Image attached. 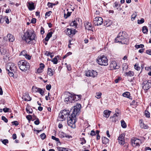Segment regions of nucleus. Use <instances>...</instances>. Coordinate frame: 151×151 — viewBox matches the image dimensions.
I'll use <instances>...</instances> for the list:
<instances>
[{
	"instance_id": "412c9836",
	"label": "nucleus",
	"mask_w": 151,
	"mask_h": 151,
	"mask_svg": "<svg viewBox=\"0 0 151 151\" xmlns=\"http://www.w3.org/2000/svg\"><path fill=\"white\" fill-rule=\"evenodd\" d=\"M47 74L50 76H52L55 73L54 70H52L51 68H48L47 69Z\"/></svg>"
},
{
	"instance_id": "a18cd8bd",
	"label": "nucleus",
	"mask_w": 151,
	"mask_h": 151,
	"mask_svg": "<svg viewBox=\"0 0 151 151\" xmlns=\"http://www.w3.org/2000/svg\"><path fill=\"white\" fill-rule=\"evenodd\" d=\"M9 72L8 73L9 74V75L10 77H13L14 76V74L13 73L14 72H13L12 71H11L10 70H9V71H8Z\"/></svg>"
},
{
	"instance_id": "c03bdc74",
	"label": "nucleus",
	"mask_w": 151,
	"mask_h": 151,
	"mask_svg": "<svg viewBox=\"0 0 151 151\" xmlns=\"http://www.w3.org/2000/svg\"><path fill=\"white\" fill-rule=\"evenodd\" d=\"M145 114L147 117L149 118L150 117V113L148 111H145Z\"/></svg>"
},
{
	"instance_id": "f8f14e48",
	"label": "nucleus",
	"mask_w": 151,
	"mask_h": 151,
	"mask_svg": "<svg viewBox=\"0 0 151 151\" xmlns=\"http://www.w3.org/2000/svg\"><path fill=\"white\" fill-rule=\"evenodd\" d=\"M125 133H123L120 134L118 138V141L121 145H123L125 143L124 137Z\"/></svg>"
},
{
	"instance_id": "37998d69",
	"label": "nucleus",
	"mask_w": 151,
	"mask_h": 151,
	"mask_svg": "<svg viewBox=\"0 0 151 151\" xmlns=\"http://www.w3.org/2000/svg\"><path fill=\"white\" fill-rule=\"evenodd\" d=\"M144 47V45L143 44H140L139 45H136L135 46V47L137 48H143Z\"/></svg>"
},
{
	"instance_id": "09e8293b",
	"label": "nucleus",
	"mask_w": 151,
	"mask_h": 151,
	"mask_svg": "<svg viewBox=\"0 0 151 151\" xmlns=\"http://www.w3.org/2000/svg\"><path fill=\"white\" fill-rule=\"evenodd\" d=\"M40 137L42 139H44L46 137V135L44 133H43L40 135Z\"/></svg>"
},
{
	"instance_id": "ddd939ff",
	"label": "nucleus",
	"mask_w": 151,
	"mask_h": 151,
	"mask_svg": "<svg viewBox=\"0 0 151 151\" xmlns=\"http://www.w3.org/2000/svg\"><path fill=\"white\" fill-rule=\"evenodd\" d=\"M103 22L102 18L100 17H96L93 21L95 25L97 26L101 25Z\"/></svg>"
},
{
	"instance_id": "b1692460",
	"label": "nucleus",
	"mask_w": 151,
	"mask_h": 151,
	"mask_svg": "<svg viewBox=\"0 0 151 151\" xmlns=\"http://www.w3.org/2000/svg\"><path fill=\"white\" fill-rule=\"evenodd\" d=\"M134 75L133 72L130 71L128 72H126L124 73V76L127 77H132Z\"/></svg>"
},
{
	"instance_id": "bb28decb",
	"label": "nucleus",
	"mask_w": 151,
	"mask_h": 151,
	"mask_svg": "<svg viewBox=\"0 0 151 151\" xmlns=\"http://www.w3.org/2000/svg\"><path fill=\"white\" fill-rule=\"evenodd\" d=\"M102 142L103 144H106L109 142V139L105 137H102Z\"/></svg>"
},
{
	"instance_id": "e433bc0d",
	"label": "nucleus",
	"mask_w": 151,
	"mask_h": 151,
	"mask_svg": "<svg viewBox=\"0 0 151 151\" xmlns=\"http://www.w3.org/2000/svg\"><path fill=\"white\" fill-rule=\"evenodd\" d=\"M57 149L59 151H67V150H66V148H65L58 147Z\"/></svg>"
},
{
	"instance_id": "5701e85b",
	"label": "nucleus",
	"mask_w": 151,
	"mask_h": 151,
	"mask_svg": "<svg viewBox=\"0 0 151 151\" xmlns=\"http://www.w3.org/2000/svg\"><path fill=\"white\" fill-rule=\"evenodd\" d=\"M7 37L8 38V40L10 42H13L14 40V37L10 34H8L7 35Z\"/></svg>"
},
{
	"instance_id": "58836bf2",
	"label": "nucleus",
	"mask_w": 151,
	"mask_h": 151,
	"mask_svg": "<svg viewBox=\"0 0 151 151\" xmlns=\"http://www.w3.org/2000/svg\"><path fill=\"white\" fill-rule=\"evenodd\" d=\"M144 19L142 18L140 20H137V23L138 24H140L143 23L144 22Z\"/></svg>"
},
{
	"instance_id": "5fc2aeb1",
	"label": "nucleus",
	"mask_w": 151,
	"mask_h": 151,
	"mask_svg": "<svg viewBox=\"0 0 151 151\" xmlns=\"http://www.w3.org/2000/svg\"><path fill=\"white\" fill-rule=\"evenodd\" d=\"M146 53L149 55H151V49H149L146 50Z\"/></svg>"
},
{
	"instance_id": "473e14b6",
	"label": "nucleus",
	"mask_w": 151,
	"mask_h": 151,
	"mask_svg": "<svg viewBox=\"0 0 151 151\" xmlns=\"http://www.w3.org/2000/svg\"><path fill=\"white\" fill-rule=\"evenodd\" d=\"M121 124L122 127L124 128H126L127 127L126 124L124 120H122L121 121Z\"/></svg>"
},
{
	"instance_id": "2f4dec72",
	"label": "nucleus",
	"mask_w": 151,
	"mask_h": 151,
	"mask_svg": "<svg viewBox=\"0 0 151 151\" xmlns=\"http://www.w3.org/2000/svg\"><path fill=\"white\" fill-rule=\"evenodd\" d=\"M70 26H75L76 27L77 26V24L75 20H74L70 23Z\"/></svg>"
},
{
	"instance_id": "20e7f679",
	"label": "nucleus",
	"mask_w": 151,
	"mask_h": 151,
	"mask_svg": "<svg viewBox=\"0 0 151 151\" xmlns=\"http://www.w3.org/2000/svg\"><path fill=\"white\" fill-rule=\"evenodd\" d=\"M69 94V95H66L65 96V101H68L69 103H72L73 101L80 100L81 97V95L72 96Z\"/></svg>"
},
{
	"instance_id": "ea45409f",
	"label": "nucleus",
	"mask_w": 151,
	"mask_h": 151,
	"mask_svg": "<svg viewBox=\"0 0 151 151\" xmlns=\"http://www.w3.org/2000/svg\"><path fill=\"white\" fill-rule=\"evenodd\" d=\"M51 138L52 139L58 142L59 143H60L59 139L58 138H56L55 137L53 136H52L51 137Z\"/></svg>"
},
{
	"instance_id": "39448f33",
	"label": "nucleus",
	"mask_w": 151,
	"mask_h": 151,
	"mask_svg": "<svg viewBox=\"0 0 151 151\" xmlns=\"http://www.w3.org/2000/svg\"><path fill=\"white\" fill-rule=\"evenodd\" d=\"M18 65L21 70L24 71L30 68L29 63L24 60L18 62Z\"/></svg>"
},
{
	"instance_id": "49530a36",
	"label": "nucleus",
	"mask_w": 151,
	"mask_h": 151,
	"mask_svg": "<svg viewBox=\"0 0 151 151\" xmlns=\"http://www.w3.org/2000/svg\"><path fill=\"white\" fill-rule=\"evenodd\" d=\"M2 143L5 145H6L7 143H8L9 141L8 139H4L2 141Z\"/></svg>"
},
{
	"instance_id": "13d9d810",
	"label": "nucleus",
	"mask_w": 151,
	"mask_h": 151,
	"mask_svg": "<svg viewBox=\"0 0 151 151\" xmlns=\"http://www.w3.org/2000/svg\"><path fill=\"white\" fill-rule=\"evenodd\" d=\"M10 110L9 108H5L3 109V111L4 112H9V111Z\"/></svg>"
},
{
	"instance_id": "052dcab7",
	"label": "nucleus",
	"mask_w": 151,
	"mask_h": 151,
	"mask_svg": "<svg viewBox=\"0 0 151 151\" xmlns=\"http://www.w3.org/2000/svg\"><path fill=\"white\" fill-rule=\"evenodd\" d=\"M24 57L26 59H28V60H30L31 59V56L27 54Z\"/></svg>"
},
{
	"instance_id": "79ce46f5",
	"label": "nucleus",
	"mask_w": 151,
	"mask_h": 151,
	"mask_svg": "<svg viewBox=\"0 0 151 151\" xmlns=\"http://www.w3.org/2000/svg\"><path fill=\"white\" fill-rule=\"evenodd\" d=\"M102 95L101 93L100 92H98V93H96V97L97 98V99H99L101 97V96Z\"/></svg>"
},
{
	"instance_id": "0e129e2a",
	"label": "nucleus",
	"mask_w": 151,
	"mask_h": 151,
	"mask_svg": "<svg viewBox=\"0 0 151 151\" xmlns=\"http://www.w3.org/2000/svg\"><path fill=\"white\" fill-rule=\"evenodd\" d=\"M40 32L42 34H43L45 32L44 29L42 27L41 28Z\"/></svg>"
},
{
	"instance_id": "a19ab883",
	"label": "nucleus",
	"mask_w": 151,
	"mask_h": 151,
	"mask_svg": "<svg viewBox=\"0 0 151 151\" xmlns=\"http://www.w3.org/2000/svg\"><path fill=\"white\" fill-rule=\"evenodd\" d=\"M38 92L41 95H43L44 93V91L42 89L39 88Z\"/></svg>"
},
{
	"instance_id": "680f3d73",
	"label": "nucleus",
	"mask_w": 151,
	"mask_h": 151,
	"mask_svg": "<svg viewBox=\"0 0 151 151\" xmlns=\"http://www.w3.org/2000/svg\"><path fill=\"white\" fill-rule=\"evenodd\" d=\"M51 13V12L50 11H49V12H47L45 14V15L49 16L50 15V14Z\"/></svg>"
},
{
	"instance_id": "6e6552de",
	"label": "nucleus",
	"mask_w": 151,
	"mask_h": 151,
	"mask_svg": "<svg viewBox=\"0 0 151 151\" xmlns=\"http://www.w3.org/2000/svg\"><path fill=\"white\" fill-rule=\"evenodd\" d=\"M6 69L8 71L10 70L15 72L17 70V68L15 64L12 63H8L6 65Z\"/></svg>"
},
{
	"instance_id": "338daca9",
	"label": "nucleus",
	"mask_w": 151,
	"mask_h": 151,
	"mask_svg": "<svg viewBox=\"0 0 151 151\" xmlns=\"http://www.w3.org/2000/svg\"><path fill=\"white\" fill-rule=\"evenodd\" d=\"M66 67H67V69L68 70L70 71L71 70V66H70V65H67Z\"/></svg>"
},
{
	"instance_id": "8fccbe9b",
	"label": "nucleus",
	"mask_w": 151,
	"mask_h": 151,
	"mask_svg": "<svg viewBox=\"0 0 151 151\" xmlns=\"http://www.w3.org/2000/svg\"><path fill=\"white\" fill-rule=\"evenodd\" d=\"M1 119L6 123L8 121V119L4 116H2Z\"/></svg>"
},
{
	"instance_id": "cd10ccee",
	"label": "nucleus",
	"mask_w": 151,
	"mask_h": 151,
	"mask_svg": "<svg viewBox=\"0 0 151 151\" xmlns=\"http://www.w3.org/2000/svg\"><path fill=\"white\" fill-rule=\"evenodd\" d=\"M122 96L124 97L127 98H128L129 99H131V96H130V93L128 92H126L122 94Z\"/></svg>"
},
{
	"instance_id": "7ed1b4c3",
	"label": "nucleus",
	"mask_w": 151,
	"mask_h": 151,
	"mask_svg": "<svg viewBox=\"0 0 151 151\" xmlns=\"http://www.w3.org/2000/svg\"><path fill=\"white\" fill-rule=\"evenodd\" d=\"M125 34L124 32H120L115 39V42L121 43L122 44H128L129 39L127 37Z\"/></svg>"
},
{
	"instance_id": "de8ad7c7",
	"label": "nucleus",
	"mask_w": 151,
	"mask_h": 151,
	"mask_svg": "<svg viewBox=\"0 0 151 151\" xmlns=\"http://www.w3.org/2000/svg\"><path fill=\"white\" fill-rule=\"evenodd\" d=\"M137 14H132L131 16L132 20L133 21L134 20Z\"/></svg>"
},
{
	"instance_id": "f3484780",
	"label": "nucleus",
	"mask_w": 151,
	"mask_h": 151,
	"mask_svg": "<svg viewBox=\"0 0 151 151\" xmlns=\"http://www.w3.org/2000/svg\"><path fill=\"white\" fill-rule=\"evenodd\" d=\"M22 98L23 100L26 101H30L31 100V98L27 93H24Z\"/></svg>"
},
{
	"instance_id": "774afa93",
	"label": "nucleus",
	"mask_w": 151,
	"mask_h": 151,
	"mask_svg": "<svg viewBox=\"0 0 151 151\" xmlns=\"http://www.w3.org/2000/svg\"><path fill=\"white\" fill-rule=\"evenodd\" d=\"M26 118L29 120L32 119V116L30 115H28L26 116Z\"/></svg>"
},
{
	"instance_id": "a211bd4d",
	"label": "nucleus",
	"mask_w": 151,
	"mask_h": 151,
	"mask_svg": "<svg viewBox=\"0 0 151 151\" xmlns=\"http://www.w3.org/2000/svg\"><path fill=\"white\" fill-rule=\"evenodd\" d=\"M139 123L140 124V126L142 128H144L145 129H146L148 128V126L145 124L143 122V121L142 119H140L139 120Z\"/></svg>"
},
{
	"instance_id": "4468645a",
	"label": "nucleus",
	"mask_w": 151,
	"mask_h": 151,
	"mask_svg": "<svg viewBox=\"0 0 151 151\" xmlns=\"http://www.w3.org/2000/svg\"><path fill=\"white\" fill-rule=\"evenodd\" d=\"M110 68L111 70L119 69V66L116 61H112L110 64Z\"/></svg>"
},
{
	"instance_id": "c756f323",
	"label": "nucleus",
	"mask_w": 151,
	"mask_h": 151,
	"mask_svg": "<svg viewBox=\"0 0 151 151\" xmlns=\"http://www.w3.org/2000/svg\"><path fill=\"white\" fill-rule=\"evenodd\" d=\"M112 23V21L109 19L107 20L105 22H104L105 25L107 26V27L110 25Z\"/></svg>"
},
{
	"instance_id": "f257e3e1",
	"label": "nucleus",
	"mask_w": 151,
	"mask_h": 151,
	"mask_svg": "<svg viewBox=\"0 0 151 151\" xmlns=\"http://www.w3.org/2000/svg\"><path fill=\"white\" fill-rule=\"evenodd\" d=\"M81 107L80 104H77L71 109L72 113L71 115H69L67 118V123L68 126L71 128H74L76 127V116L80 110Z\"/></svg>"
},
{
	"instance_id": "9b49d317",
	"label": "nucleus",
	"mask_w": 151,
	"mask_h": 151,
	"mask_svg": "<svg viewBox=\"0 0 151 151\" xmlns=\"http://www.w3.org/2000/svg\"><path fill=\"white\" fill-rule=\"evenodd\" d=\"M142 88L146 91L151 87V83L148 81H145L142 83Z\"/></svg>"
},
{
	"instance_id": "864d4df0",
	"label": "nucleus",
	"mask_w": 151,
	"mask_h": 151,
	"mask_svg": "<svg viewBox=\"0 0 151 151\" xmlns=\"http://www.w3.org/2000/svg\"><path fill=\"white\" fill-rule=\"evenodd\" d=\"M51 88V86L50 84H48L46 86V89L48 90H50Z\"/></svg>"
},
{
	"instance_id": "603ef678",
	"label": "nucleus",
	"mask_w": 151,
	"mask_h": 151,
	"mask_svg": "<svg viewBox=\"0 0 151 151\" xmlns=\"http://www.w3.org/2000/svg\"><path fill=\"white\" fill-rule=\"evenodd\" d=\"M114 7L116 8V9H118L119 7V4L116 2L114 3Z\"/></svg>"
},
{
	"instance_id": "6ab92c4d",
	"label": "nucleus",
	"mask_w": 151,
	"mask_h": 151,
	"mask_svg": "<svg viewBox=\"0 0 151 151\" xmlns=\"http://www.w3.org/2000/svg\"><path fill=\"white\" fill-rule=\"evenodd\" d=\"M84 25L86 29L88 30H91L92 28L91 23L89 22H86Z\"/></svg>"
},
{
	"instance_id": "0eeeda50",
	"label": "nucleus",
	"mask_w": 151,
	"mask_h": 151,
	"mask_svg": "<svg viewBox=\"0 0 151 151\" xmlns=\"http://www.w3.org/2000/svg\"><path fill=\"white\" fill-rule=\"evenodd\" d=\"M97 60L98 63L101 65L107 66L108 65V59L104 55L99 56Z\"/></svg>"
},
{
	"instance_id": "f704fd0d",
	"label": "nucleus",
	"mask_w": 151,
	"mask_h": 151,
	"mask_svg": "<svg viewBox=\"0 0 151 151\" xmlns=\"http://www.w3.org/2000/svg\"><path fill=\"white\" fill-rule=\"evenodd\" d=\"M71 12H68L67 14H66L65 13L64 14V17L66 19L68 17H69L70 16L71 14Z\"/></svg>"
},
{
	"instance_id": "a878e982",
	"label": "nucleus",
	"mask_w": 151,
	"mask_h": 151,
	"mask_svg": "<svg viewBox=\"0 0 151 151\" xmlns=\"http://www.w3.org/2000/svg\"><path fill=\"white\" fill-rule=\"evenodd\" d=\"M60 137L61 138L66 137L68 138H70V136L67 135L66 134L63 132H61L59 135Z\"/></svg>"
},
{
	"instance_id": "6e6d98bb",
	"label": "nucleus",
	"mask_w": 151,
	"mask_h": 151,
	"mask_svg": "<svg viewBox=\"0 0 151 151\" xmlns=\"http://www.w3.org/2000/svg\"><path fill=\"white\" fill-rule=\"evenodd\" d=\"M12 124L16 126L18 125L19 124V123L18 122L16 121L12 122Z\"/></svg>"
},
{
	"instance_id": "bf43d9fd",
	"label": "nucleus",
	"mask_w": 151,
	"mask_h": 151,
	"mask_svg": "<svg viewBox=\"0 0 151 151\" xmlns=\"http://www.w3.org/2000/svg\"><path fill=\"white\" fill-rule=\"evenodd\" d=\"M34 123L36 125H38L40 123L39 119H37L36 120H35L34 122Z\"/></svg>"
},
{
	"instance_id": "4d7b16f0",
	"label": "nucleus",
	"mask_w": 151,
	"mask_h": 151,
	"mask_svg": "<svg viewBox=\"0 0 151 151\" xmlns=\"http://www.w3.org/2000/svg\"><path fill=\"white\" fill-rule=\"evenodd\" d=\"M47 6L49 8H52V3L48 2L47 4Z\"/></svg>"
},
{
	"instance_id": "2eb2a0df",
	"label": "nucleus",
	"mask_w": 151,
	"mask_h": 151,
	"mask_svg": "<svg viewBox=\"0 0 151 151\" xmlns=\"http://www.w3.org/2000/svg\"><path fill=\"white\" fill-rule=\"evenodd\" d=\"M76 32H77V31H76L75 29L67 28L66 32L67 35L69 37H70L72 35H74Z\"/></svg>"
},
{
	"instance_id": "1a4fd4ad",
	"label": "nucleus",
	"mask_w": 151,
	"mask_h": 151,
	"mask_svg": "<svg viewBox=\"0 0 151 151\" xmlns=\"http://www.w3.org/2000/svg\"><path fill=\"white\" fill-rule=\"evenodd\" d=\"M132 145L134 147H139V144L141 143V141L139 139L134 138L131 139Z\"/></svg>"
},
{
	"instance_id": "dca6fc26",
	"label": "nucleus",
	"mask_w": 151,
	"mask_h": 151,
	"mask_svg": "<svg viewBox=\"0 0 151 151\" xmlns=\"http://www.w3.org/2000/svg\"><path fill=\"white\" fill-rule=\"evenodd\" d=\"M27 6L30 11L34 9L35 7L34 6V3L32 2H28L27 4Z\"/></svg>"
},
{
	"instance_id": "e2e57ef3",
	"label": "nucleus",
	"mask_w": 151,
	"mask_h": 151,
	"mask_svg": "<svg viewBox=\"0 0 151 151\" xmlns=\"http://www.w3.org/2000/svg\"><path fill=\"white\" fill-rule=\"evenodd\" d=\"M90 135L92 136L96 135L95 132L93 130H92L90 133Z\"/></svg>"
},
{
	"instance_id": "aec40b11",
	"label": "nucleus",
	"mask_w": 151,
	"mask_h": 151,
	"mask_svg": "<svg viewBox=\"0 0 151 151\" xmlns=\"http://www.w3.org/2000/svg\"><path fill=\"white\" fill-rule=\"evenodd\" d=\"M45 67V65L42 63H40V67L37 70V73H40L42 72V70Z\"/></svg>"
},
{
	"instance_id": "393cba45",
	"label": "nucleus",
	"mask_w": 151,
	"mask_h": 151,
	"mask_svg": "<svg viewBox=\"0 0 151 151\" xmlns=\"http://www.w3.org/2000/svg\"><path fill=\"white\" fill-rule=\"evenodd\" d=\"M52 32H48L45 39V40L47 41H48L50 38L52 37Z\"/></svg>"
},
{
	"instance_id": "c9c22d12",
	"label": "nucleus",
	"mask_w": 151,
	"mask_h": 151,
	"mask_svg": "<svg viewBox=\"0 0 151 151\" xmlns=\"http://www.w3.org/2000/svg\"><path fill=\"white\" fill-rule=\"evenodd\" d=\"M80 141H81V144L83 145V144L86 143V141L84 137H82L80 139Z\"/></svg>"
},
{
	"instance_id": "c85d7f7f",
	"label": "nucleus",
	"mask_w": 151,
	"mask_h": 151,
	"mask_svg": "<svg viewBox=\"0 0 151 151\" xmlns=\"http://www.w3.org/2000/svg\"><path fill=\"white\" fill-rule=\"evenodd\" d=\"M59 58V57L58 56H55L54 58L51 61L54 64H56L58 63V59Z\"/></svg>"
},
{
	"instance_id": "4be33fe9",
	"label": "nucleus",
	"mask_w": 151,
	"mask_h": 151,
	"mask_svg": "<svg viewBox=\"0 0 151 151\" xmlns=\"http://www.w3.org/2000/svg\"><path fill=\"white\" fill-rule=\"evenodd\" d=\"M111 112V111L108 110H104L103 112L104 116L107 118H108Z\"/></svg>"
},
{
	"instance_id": "423d86ee",
	"label": "nucleus",
	"mask_w": 151,
	"mask_h": 151,
	"mask_svg": "<svg viewBox=\"0 0 151 151\" xmlns=\"http://www.w3.org/2000/svg\"><path fill=\"white\" fill-rule=\"evenodd\" d=\"M69 115L70 114L69 111L64 110L59 113L57 120L59 121H63L65 120L67 118H68Z\"/></svg>"
},
{
	"instance_id": "9d476101",
	"label": "nucleus",
	"mask_w": 151,
	"mask_h": 151,
	"mask_svg": "<svg viewBox=\"0 0 151 151\" xmlns=\"http://www.w3.org/2000/svg\"><path fill=\"white\" fill-rule=\"evenodd\" d=\"M97 75V72L93 70H88L86 72V76L87 77H95Z\"/></svg>"
},
{
	"instance_id": "72a5a7b5",
	"label": "nucleus",
	"mask_w": 151,
	"mask_h": 151,
	"mask_svg": "<svg viewBox=\"0 0 151 151\" xmlns=\"http://www.w3.org/2000/svg\"><path fill=\"white\" fill-rule=\"evenodd\" d=\"M39 88H37L36 86H33L32 88V91L34 92H37L39 89Z\"/></svg>"
},
{
	"instance_id": "7c9ffc66",
	"label": "nucleus",
	"mask_w": 151,
	"mask_h": 151,
	"mask_svg": "<svg viewBox=\"0 0 151 151\" xmlns=\"http://www.w3.org/2000/svg\"><path fill=\"white\" fill-rule=\"evenodd\" d=\"M142 31L144 34H147L148 32V29L146 26H143L142 28Z\"/></svg>"
},
{
	"instance_id": "69168bd1",
	"label": "nucleus",
	"mask_w": 151,
	"mask_h": 151,
	"mask_svg": "<svg viewBox=\"0 0 151 151\" xmlns=\"http://www.w3.org/2000/svg\"><path fill=\"white\" fill-rule=\"evenodd\" d=\"M31 22L32 23L35 24L36 22V19L35 18H32L31 20Z\"/></svg>"
},
{
	"instance_id": "3c124183",
	"label": "nucleus",
	"mask_w": 151,
	"mask_h": 151,
	"mask_svg": "<svg viewBox=\"0 0 151 151\" xmlns=\"http://www.w3.org/2000/svg\"><path fill=\"white\" fill-rule=\"evenodd\" d=\"M27 54L26 51L25 50H24L21 52L20 53V55H23L24 56Z\"/></svg>"
},
{
	"instance_id": "4c0bfd02",
	"label": "nucleus",
	"mask_w": 151,
	"mask_h": 151,
	"mask_svg": "<svg viewBox=\"0 0 151 151\" xmlns=\"http://www.w3.org/2000/svg\"><path fill=\"white\" fill-rule=\"evenodd\" d=\"M134 68L137 70H139L140 69V67L138 64L136 63L134 65Z\"/></svg>"
},
{
	"instance_id": "f03ea898",
	"label": "nucleus",
	"mask_w": 151,
	"mask_h": 151,
	"mask_svg": "<svg viewBox=\"0 0 151 151\" xmlns=\"http://www.w3.org/2000/svg\"><path fill=\"white\" fill-rule=\"evenodd\" d=\"M35 34L34 31L32 29H28L24 32L23 36H22V39L26 43H29L30 42L33 40H35L36 39Z\"/></svg>"
}]
</instances>
